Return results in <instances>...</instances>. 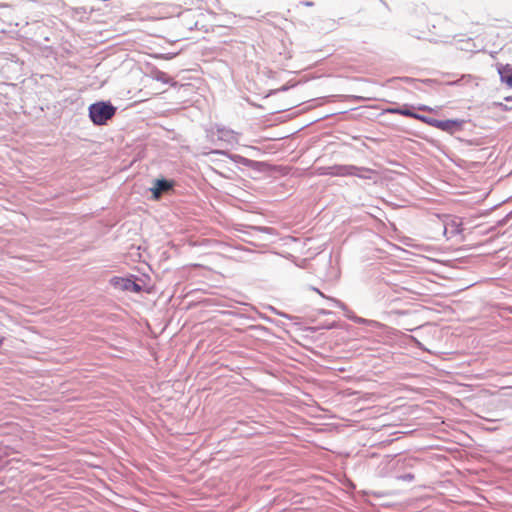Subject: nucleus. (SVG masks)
I'll return each instance as SVG.
<instances>
[{
    "mask_svg": "<svg viewBox=\"0 0 512 512\" xmlns=\"http://www.w3.org/2000/svg\"><path fill=\"white\" fill-rule=\"evenodd\" d=\"M512 220V210L506 215L504 221L508 222Z\"/></svg>",
    "mask_w": 512,
    "mask_h": 512,
    "instance_id": "obj_17",
    "label": "nucleus"
},
{
    "mask_svg": "<svg viewBox=\"0 0 512 512\" xmlns=\"http://www.w3.org/2000/svg\"><path fill=\"white\" fill-rule=\"evenodd\" d=\"M418 109L422 110V111H432V109L429 106H426V105H420L418 107Z\"/></svg>",
    "mask_w": 512,
    "mask_h": 512,
    "instance_id": "obj_16",
    "label": "nucleus"
},
{
    "mask_svg": "<svg viewBox=\"0 0 512 512\" xmlns=\"http://www.w3.org/2000/svg\"><path fill=\"white\" fill-rule=\"evenodd\" d=\"M497 72L500 76L501 82L505 83L508 87L512 88V83L509 82V78H512V65L498 64Z\"/></svg>",
    "mask_w": 512,
    "mask_h": 512,
    "instance_id": "obj_7",
    "label": "nucleus"
},
{
    "mask_svg": "<svg viewBox=\"0 0 512 512\" xmlns=\"http://www.w3.org/2000/svg\"><path fill=\"white\" fill-rule=\"evenodd\" d=\"M505 100L506 101H512V97H506Z\"/></svg>",
    "mask_w": 512,
    "mask_h": 512,
    "instance_id": "obj_21",
    "label": "nucleus"
},
{
    "mask_svg": "<svg viewBox=\"0 0 512 512\" xmlns=\"http://www.w3.org/2000/svg\"><path fill=\"white\" fill-rule=\"evenodd\" d=\"M117 111L110 101H97L88 107V115L94 125H105Z\"/></svg>",
    "mask_w": 512,
    "mask_h": 512,
    "instance_id": "obj_1",
    "label": "nucleus"
},
{
    "mask_svg": "<svg viewBox=\"0 0 512 512\" xmlns=\"http://www.w3.org/2000/svg\"><path fill=\"white\" fill-rule=\"evenodd\" d=\"M220 139H226L233 134V131L221 128L217 130Z\"/></svg>",
    "mask_w": 512,
    "mask_h": 512,
    "instance_id": "obj_10",
    "label": "nucleus"
},
{
    "mask_svg": "<svg viewBox=\"0 0 512 512\" xmlns=\"http://www.w3.org/2000/svg\"><path fill=\"white\" fill-rule=\"evenodd\" d=\"M509 82L512 83V78H509Z\"/></svg>",
    "mask_w": 512,
    "mask_h": 512,
    "instance_id": "obj_23",
    "label": "nucleus"
},
{
    "mask_svg": "<svg viewBox=\"0 0 512 512\" xmlns=\"http://www.w3.org/2000/svg\"><path fill=\"white\" fill-rule=\"evenodd\" d=\"M439 119H435V118H432V117H428V120H427V125L429 126H432L434 128H437L438 127V124H439Z\"/></svg>",
    "mask_w": 512,
    "mask_h": 512,
    "instance_id": "obj_13",
    "label": "nucleus"
},
{
    "mask_svg": "<svg viewBox=\"0 0 512 512\" xmlns=\"http://www.w3.org/2000/svg\"><path fill=\"white\" fill-rule=\"evenodd\" d=\"M465 124V120L462 119H445L440 120L437 129L454 134L455 132L461 131Z\"/></svg>",
    "mask_w": 512,
    "mask_h": 512,
    "instance_id": "obj_6",
    "label": "nucleus"
},
{
    "mask_svg": "<svg viewBox=\"0 0 512 512\" xmlns=\"http://www.w3.org/2000/svg\"><path fill=\"white\" fill-rule=\"evenodd\" d=\"M110 284L120 291H130L139 293L142 291V287L136 283L133 278L113 277L110 280Z\"/></svg>",
    "mask_w": 512,
    "mask_h": 512,
    "instance_id": "obj_5",
    "label": "nucleus"
},
{
    "mask_svg": "<svg viewBox=\"0 0 512 512\" xmlns=\"http://www.w3.org/2000/svg\"><path fill=\"white\" fill-rule=\"evenodd\" d=\"M214 153L227 156L234 163L241 164V165L251 168L257 172H263L266 167L265 162L248 159L239 154H232V153H229V152L223 151V150H216V151H214Z\"/></svg>",
    "mask_w": 512,
    "mask_h": 512,
    "instance_id": "obj_3",
    "label": "nucleus"
},
{
    "mask_svg": "<svg viewBox=\"0 0 512 512\" xmlns=\"http://www.w3.org/2000/svg\"><path fill=\"white\" fill-rule=\"evenodd\" d=\"M175 181L165 177L157 178L153 181V186L150 188L152 198L154 200L160 199L163 193L169 192L174 189Z\"/></svg>",
    "mask_w": 512,
    "mask_h": 512,
    "instance_id": "obj_4",
    "label": "nucleus"
},
{
    "mask_svg": "<svg viewBox=\"0 0 512 512\" xmlns=\"http://www.w3.org/2000/svg\"><path fill=\"white\" fill-rule=\"evenodd\" d=\"M270 309L277 315L281 316V317H284L286 319H292V316L287 314V313H284V312H281V311H278L276 308L274 307H270Z\"/></svg>",
    "mask_w": 512,
    "mask_h": 512,
    "instance_id": "obj_14",
    "label": "nucleus"
},
{
    "mask_svg": "<svg viewBox=\"0 0 512 512\" xmlns=\"http://www.w3.org/2000/svg\"><path fill=\"white\" fill-rule=\"evenodd\" d=\"M153 78L164 84H170L172 86H175L177 84V82H174L173 79L166 72H163L161 70H156L154 72Z\"/></svg>",
    "mask_w": 512,
    "mask_h": 512,
    "instance_id": "obj_9",
    "label": "nucleus"
},
{
    "mask_svg": "<svg viewBox=\"0 0 512 512\" xmlns=\"http://www.w3.org/2000/svg\"><path fill=\"white\" fill-rule=\"evenodd\" d=\"M412 118L416 119V120H419V121H421V122H423L425 124L427 123V120H428V116L420 114V113H417L415 111H413Z\"/></svg>",
    "mask_w": 512,
    "mask_h": 512,
    "instance_id": "obj_11",
    "label": "nucleus"
},
{
    "mask_svg": "<svg viewBox=\"0 0 512 512\" xmlns=\"http://www.w3.org/2000/svg\"><path fill=\"white\" fill-rule=\"evenodd\" d=\"M385 111L390 114H399V115H403V116L412 118L414 110L411 105L404 104L402 106L388 108Z\"/></svg>",
    "mask_w": 512,
    "mask_h": 512,
    "instance_id": "obj_8",
    "label": "nucleus"
},
{
    "mask_svg": "<svg viewBox=\"0 0 512 512\" xmlns=\"http://www.w3.org/2000/svg\"><path fill=\"white\" fill-rule=\"evenodd\" d=\"M306 5H307V6H311V5H312V2H306Z\"/></svg>",
    "mask_w": 512,
    "mask_h": 512,
    "instance_id": "obj_22",
    "label": "nucleus"
},
{
    "mask_svg": "<svg viewBox=\"0 0 512 512\" xmlns=\"http://www.w3.org/2000/svg\"><path fill=\"white\" fill-rule=\"evenodd\" d=\"M313 290H315L316 292H318L321 296H324V295L319 291V289H317V288H313Z\"/></svg>",
    "mask_w": 512,
    "mask_h": 512,
    "instance_id": "obj_20",
    "label": "nucleus"
},
{
    "mask_svg": "<svg viewBox=\"0 0 512 512\" xmlns=\"http://www.w3.org/2000/svg\"><path fill=\"white\" fill-rule=\"evenodd\" d=\"M414 478H415V476L412 473H405V474L398 476L399 480L406 481V482H411L414 480Z\"/></svg>",
    "mask_w": 512,
    "mask_h": 512,
    "instance_id": "obj_12",
    "label": "nucleus"
},
{
    "mask_svg": "<svg viewBox=\"0 0 512 512\" xmlns=\"http://www.w3.org/2000/svg\"><path fill=\"white\" fill-rule=\"evenodd\" d=\"M322 314H331V311H327V310H322L321 311Z\"/></svg>",
    "mask_w": 512,
    "mask_h": 512,
    "instance_id": "obj_18",
    "label": "nucleus"
},
{
    "mask_svg": "<svg viewBox=\"0 0 512 512\" xmlns=\"http://www.w3.org/2000/svg\"><path fill=\"white\" fill-rule=\"evenodd\" d=\"M355 323H358V324H362L364 323L366 320L361 318V317H358V316H354L351 318Z\"/></svg>",
    "mask_w": 512,
    "mask_h": 512,
    "instance_id": "obj_15",
    "label": "nucleus"
},
{
    "mask_svg": "<svg viewBox=\"0 0 512 512\" xmlns=\"http://www.w3.org/2000/svg\"><path fill=\"white\" fill-rule=\"evenodd\" d=\"M323 169L324 171L321 172L322 175L356 176L361 179H370V176L367 174L372 172V170L369 168L358 167L355 165H333Z\"/></svg>",
    "mask_w": 512,
    "mask_h": 512,
    "instance_id": "obj_2",
    "label": "nucleus"
},
{
    "mask_svg": "<svg viewBox=\"0 0 512 512\" xmlns=\"http://www.w3.org/2000/svg\"><path fill=\"white\" fill-rule=\"evenodd\" d=\"M335 327H336V325L333 323V324L327 326V329H332V328H335Z\"/></svg>",
    "mask_w": 512,
    "mask_h": 512,
    "instance_id": "obj_19",
    "label": "nucleus"
}]
</instances>
